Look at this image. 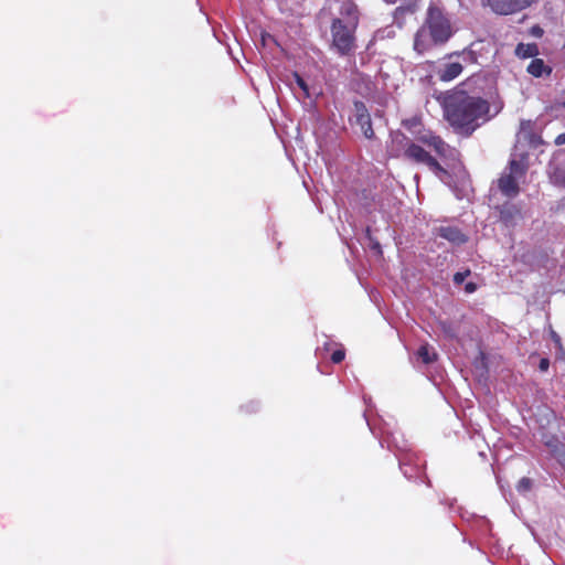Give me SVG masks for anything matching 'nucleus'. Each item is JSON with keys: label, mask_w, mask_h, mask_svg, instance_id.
<instances>
[{"label": "nucleus", "mask_w": 565, "mask_h": 565, "mask_svg": "<svg viewBox=\"0 0 565 565\" xmlns=\"http://www.w3.org/2000/svg\"><path fill=\"white\" fill-rule=\"evenodd\" d=\"M515 53L521 57H530L536 53V46L533 44H519L515 49Z\"/></svg>", "instance_id": "13"}, {"label": "nucleus", "mask_w": 565, "mask_h": 565, "mask_svg": "<svg viewBox=\"0 0 565 565\" xmlns=\"http://www.w3.org/2000/svg\"><path fill=\"white\" fill-rule=\"evenodd\" d=\"M476 290H477V285H476L475 282H468V284H466V286H465V291H466L467 294H472V292H475Z\"/></svg>", "instance_id": "21"}, {"label": "nucleus", "mask_w": 565, "mask_h": 565, "mask_svg": "<svg viewBox=\"0 0 565 565\" xmlns=\"http://www.w3.org/2000/svg\"><path fill=\"white\" fill-rule=\"evenodd\" d=\"M405 156L415 162L426 164L443 182H446L448 172L422 147L407 141Z\"/></svg>", "instance_id": "5"}, {"label": "nucleus", "mask_w": 565, "mask_h": 565, "mask_svg": "<svg viewBox=\"0 0 565 565\" xmlns=\"http://www.w3.org/2000/svg\"><path fill=\"white\" fill-rule=\"evenodd\" d=\"M354 120L360 126L363 135L371 139L374 135L372 125H371V117L370 114L365 107V105L361 102L354 103Z\"/></svg>", "instance_id": "8"}, {"label": "nucleus", "mask_w": 565, "mask_h": 565, "mask_svg": "<svg viewBox=\"0 0 565 565\" xmlns=\"http://www.w3.org/2000/svg\"><path fill=\"white\" fill-rule=\"evenodd\" d=\"M490 106L487 100L478 96L457 93L445 105V116L449 124L456 128L473 131L480 122L491 118Z\"/></svg>", "instance_id": "1"}, {"label": "nucleus", "mask_w": 565, "mask_h": 565, "mask_svg": "<svg viewBox=\"0 0 565 565\" xmlns=\"http://www.w3.org/2000/svg\"><path fill=\"white\" fill-rule=\"evenodd\" d=\"M551 333H552V339L554 340L555 344L561 348V338H559V335L556 332H554V331H552Z\"/></svg>", "instance_id": "24"}, {"label": "nucleus", "mask_w": 565, "mask_h": 565, "mask_svg": "<svg viewBox=\"0 0 565 565\" xmlns=\"http://www.w3.org/2000/svg\"><path fill=\"white\" fill-rule=\"evenodd\" d=\"M387 3H395L397 0H384Z\"/></svg>", "instance_id": "26"}, {"label": "nucleus", "mask_w": 565, "mask_h": 565, "mask_svg": "<svg viewBox=\"0 0 565 565\" xmlns=\"http://www.w3.org/2000/svg\"><path fill=\"white\" fill-rule=\"evenodd\" d=\"M403 124L413 135L414 130H418L420 128V122L415 118L405 120Z\"/></svg>", "instance_id": "17"}, {"label": "nucleus", "mask_w": 565, "mask_h": 565, "mask_svg": "<svg viewBox=\"0 0 565 565\" xmlns=\"http://www.w3.org/2000/svg\"><path fill=\"white\" fill-rule=\"evenodd\" d=\"M455 55L458 61L462 62L463 66L477 62V56L472 51H462L461 53H456Z\"/></svg>", "instance_id": "15"}, {"label": "nucleus", "mask_w": 565, "mask_h": 565, "mask_svg": "<svg viewBox=\"0 0 565 565\" xmlns=\"http://www.w3.org/2000/svg\"><path fill=\"white\" fill-rule=\"evenodd\" d=\"M341 15L334 19L331 25V47L340 55H349L355 50L356 7L351 2H344Z\"/></svg>", "instance_id": "3"}, {"label": "nucleus", "mask_w": 565, "mask_h": 565, "mask_svg": "<svg viewBox=\"0 0 565 565\" xmlns=\"http://www.w3.org/2000/svg\"><path fill=\"white\" fill-rule=\"evenodd\" d=\"M470 275V270H465V271H458L455 274L454 276V281L455 284L457 285H460L465 281V279Z\"/></svg>", "instance_id": "18"}, {"label": "nucleus", "mask_w": 565, "mask_h": 565, "mask_svg": "<svg viewBox=\"0 0 565 565\" xmlns=\"http://www.w3.org/2000/svg\"><path fill=\"white\" fill-rule=\"evenodd\" d=\"M515 216H520V211L513 205H504L501 210V218L511 222Z\"/></svg>", "instance_id": "14"}, {"label": "nucleus", "mask_w": 565, "mask_h": 565, "mask_svg": "<svg viewBox=\"0 0 565 565\" xmlns=\"http://www.w3.org/2000/svg\"><path fill=\"white\" fill-rule=\"evenodd\" d=\"M555 143L562 146L565 143V134H561L555 138Z\"/></svg>", "instance_id": "22"}, {"label": "nucleus", "mask_w": 565, "mask_h": 565, "mask_svg": "<svg viewBox=\"0 0 565 565\" xmlns=\"http://www.w3.org/2000/svg\"><path fill=\"white\" fill-rule=\"evenodd\" d=\"M417 356L425 363L429 364L435 361L436 352L428 345H422L417 351Z\"/></svg>", "instance_id": "12"}, {"label": "nucleus", "mask_w": 565, "mask_h": 565, "mask_svg": "<svg viewBox=\"0 0 565 565\" xmlns=\"http://www.w3.org/2000/svg\"><path fill=\"white\" fill-rule=\"evenodd\" d=\"M451 34L452 28L448 18L439 8L430 6L425 23L415 35L414 49L423 53L433 45L447 42Z\"/></svg>", "instance_id": "2"}, {"label": "nucleus", "mask_w": 565, "mask_h": 565, "mask_svg": "<svg viewBox=\"0 0 565 565\" xmlns=\"http://www.w3.org/2000/svg\"><path fill=\"white\" fill-rule=\"evenodd\" d=\"M553 451H554L555 454H558V449H557V447H556V446L554 447Z\"/></svg>", "instance_id": "29"}, {"label": "nucleus", "mask_w": 565, "mask_h": 565, "mask_svg": "<svg viewBox=\"0 0 565 565\" xmlns=\"http://www.w3.org/2000/svg\"><path fill=\"white\" fill-rule=\"evenodd\" d=\"M527 72L535 77H541L544 74H550L551 70L542 60L535 58L529 64Z\"/></svg>", "instance_id": "11"}, {"label": "nucleus", "mask_w": 565, "mask_h": 565, "mask_svg": "<svg viewBox=\"0 0 565 565\" xmlns=\"http://www.w3.org/2000/svg\"><path fill=\"white\" fill-rule=\"evenodd\" d=\"M463 70V64L461 61L456 58L455 54H451L448 61L444 62L437 71V75L443 82H450L458 77Z\"/></svg>", "instance_id": "7"}, {"label": "nucleus", "mask_w": 565, "mask_h": 565, "mask_svg": "<svg viewBox=\"0 0 565 565\" xmlns=\"http://www.w3.org/2000/svg\"><path fill=\"white\" fill-rule=\"evenodd\" d=\"M502 108H503V103L502 102L494 103L493 104V109H494V114L493 115L499 114Z\"/></svg>", "instance_id": "23"}, {"label": "nucleus", "mask_w": 565, "mask_h": 565, "mask_svg": "<svg viewBox=\"0 0 565 565\" xmlns=\"http://www.w3.org/2000/svg\"><path fill=\"white\" fill-rule=\"evenodd\" d=\"M529 122H521V130L516 135V145L508 171L498 180V185L502 194L508 198H514L519 194V183L524 178L526 171L525 154L521 151V143L527 139Z\"/></svg>", "instance_id": "4"}, {"label": "nucleus", "mask_w": 565, "mask_h": 565, "mask_svg": "<svg viewBox=\"0 0 565 565\" xmlns=\"http://www.w3.org/2000/svg\"><path fill=\"white\" fill-rule=\"evenodd\" d=\"M531 487H532V481L529 478H522L518 482L516 489L519 492L525 493V492L530 491Z\"/></svg>", "instance_id": "16"}, {"label": "nucleus", "mask_w": 565, "mask_h": 565, "mask_svg": "<svg viewBox=\"0 0 565 565\" xmlns=\"http://www.w3.org/2000/svg\"><path fill=\"white\" fill-rule=\"evenodd\" d=\"M437 235L447 239L454 245H462L467 242V236L457 227L440 226L437 228Z\"/></svg>", "instance_id": "9"}, {"label": "nucleus", "mask_w": 565, "mask_h": 565, "mask_svg": "<svg viewBox=\"0 0 565 565\" xmlns=\"http://www.w3.org/2000/svg\"><path fill=\"white\" fill-rule=\"evenodd\" d=\"M559 181L565 184V175Z\"/></svg>", "instance_id": "30"}, {"label": "nucleus", "mask_w": 565, "mask_h": 565, "mask_svg": "<svg viewBox=\"0 0 565 565\" xmlns=\"http://www.w3.org/2000/svg\"><path fill=\"white\" fill-rule=\"evenodd\" d=\"M399 137H401L403 140H407V139H406V137H404V136H402V135H397V136H396V139H397V138H399Z\"/></svg>", "instance_id": "27"}, {"label": "nucleus", "mask_w": 565, "mask_h": 565, "mask_svg": "<svg viewBox=\"0 0 565 565\" xmlns=\"http://www.w3.org/2000/svg\"><path fill=\"white\" fill-rule=\"evenodd\" d=\"M372 247L377 252V253H381V247H380V244L377 242L373 243Z\"/></svg>", "instance_id": "25"}, {"label": "nucleus", "mask_w": 565, "mask_h": 565, "mask_svg": "<svg viewBox=\"0 0 565 565\" xmlns=\"http://www.w3.org/2000/svg\"><path fill=\"white\" fill-rule=\"evenodd\" d=\"M541 32L542 31L537 29V30L534 31V34L539 35V34H541Z\"/></svg>", "instance_id": "28"}, {"label": "nucleus", "mask_w": 565, "mask_h": 565, "mask_svg": "<svg viewBox=\"0 0 565 565\" xmlns=\"http://www.w3.org/2000/svg\"><path fill=\"white\" fill-rule=\"evenodd\" d=\"M343 359H344V351H342V350H337L331 355V360L334 363H340Z\"/></svg>", "instance_id": "19"}, {"label": "nucleus", "mask_w": 565, "mask_h": 565, "mask_svg": "<svg viewBox=\"0 0 565 565\" xmlns=\"http://www.w3.org/2000/svg\"><path fill=\"white\" fill-rule=\"evenodd\" d=\"M548 366H550V361H548L547 359H542V360L540 361V365H539V367H540V370H541L542 372H546V371L548 370Z\"/></svg>", "instance_id": "20"}, {"label": "nucleus", "mask_w": 565, "mask_h": 565, "mask_svg": "<svg viewBox=\"0 0 565 565\" xmlns=\"http://www.w3.org/2000/svg\"><path fill=\"white\" fill-rule=\"evenodd\" d=\"M414 135L418 141L431 146L439 156L455 158L456 151L431 131L419 128L414 130Z\"/></svg>", "instance_id": "6"}, {"label": "nucleus", "mask_w": 565, "mask_h": 565, "mask_svg": "<svg viewBox=\"0 0 565 565\" xmlns=\"http://www.w3.org/2000/svg\"><path fill=\"white\" fill-rule=\"evenodd\" d=\"M289 85L294 92L296 90V85L302 92L305 98H311L312 93L310 90V87L305 82V79L300 77L298 73L292 74V81L289 82Z\"/></svg>", "instance_id": "10"}]
</instances>
